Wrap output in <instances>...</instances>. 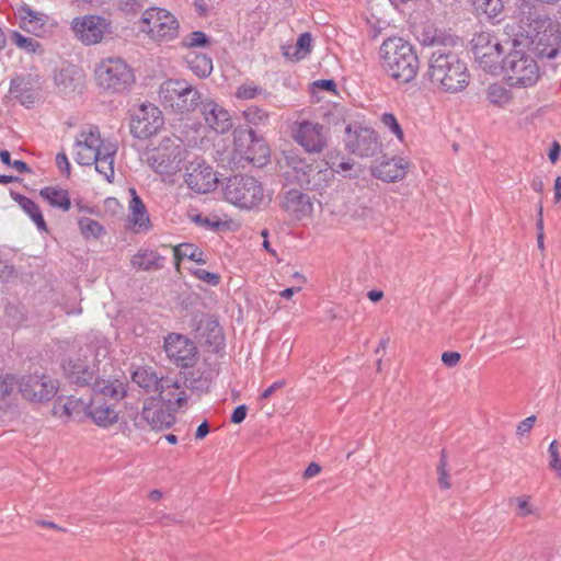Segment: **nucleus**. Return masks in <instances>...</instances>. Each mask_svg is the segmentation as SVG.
Here are the masks:
<instances>
[{"label": "nucleus", "mask_w": 561, "mask_h": 561, "mask_svg": "<svg viewBox=\"0 0 561 561\" xmlns=\"http://www.w3.org/2000/svg\"><path fill=\"white\" fill-rule=\"evenodd\" d=\"M430 87L440 94H458L470 84L471 75L467 62L450 49L434 50L424 73Z\"/></svg>", "instance_id": "obj_1"}, {"label": "nucleus", "mask_w": 561, "mask_h": 561, "mask_svg": "<svg viewBox=\"0 0 561 561\" xmlns=\"http://www.w3.org/2000/svg\"><path fill=\"white\" fill-rule=\"evenodd\" d=\"M382 73L400 85L412 83L420 71V58L415 47L401 36L385 38L377 51Z\"/></svg>", "instance_id": "obj_2"}, {"label": "nucleus", "mask_w": 561, "mask_h": 561, "mask_svg": "<svg viewBox=\"0 0 561 561\" xmlns=\"http://www.w3.org/2000/svg\"><path fill=\"white\" fill-rule=\"evenodd\" d=\"M116 151V145L102 138L96 126L80 130L73 144L75 161L84 167L94 164L96 172L107 182H112L115 175Z\"/></svg>", "instance_id": "obj_3"}, {"label": "nucleus", "mask_w": 561, "mask_h": 561, "mask_svg": "<svg viewBox=\"0 0 561 561\" xmlns=\"http://www.w3.org/2000/svg\"><path fill=\"white\" fill-rule=\"evenodd\" d=\"M503 76L512 89H528L535 87L541 78V69L527 49L526 38H513L510 50L503 62Z\"/></svg>", "instance_id": "obj_4"}, {"label": "nucleus", "mask_w": 561, "mask_h": 561, "mask_svg": "<svg viewBox=\"0 0 561 561\" xmlns=\"http://www.w3.org/2000/svg\"><path fill=\"white\" fill-rule=\"evenodd\" d=\"M224 199L242 210H260L272 201V193L255 176L236 174L229 176L222 186Z\"/></svg>", "instance_id": "obj_5"}, {"label": "nucleus", "mask_w": 561, "mask_h": 561, "mask_svg": "<svg viewBox=\"0 0 561 561\" xmlns=\"http://www.w3.org/2000/svg\"><path fill=\"white\" fill-rule=\"evenodd\" d=\"M186 149L176 138L165 137L146 152V161L163 182L173 183L186 159Z\"/></svg>", "instance_id": "obj_6"}, {"label": "nucleus", "mask_w": 561, "mask_h": 561, "mask_svg": "<svg viewBox=\"0 0 561 561\" xmlns=\"http://www.w3.org/2000/svg\"><path fill=\"white\" fill-rule=\"evenodd\" d=\"M470 49L473 61L480 70L494 77L501 76L507 53L493 32L474 33L470 41Z\"/></svg>", "instance_id": "obj_7"}, {"label": "nucleus", "mask_w": 561, "mask_h": 561, "mask_svg": "<svg viewBox=\"0 0 561 561\" xmlns=\"http://www.w3.org/2000/svg\"><path fill=\"white\" fill-rule=\"evenodd\" d=\"M231 160L234 163L262 168L271 160V149L265 138L257 135L255 129L234 130Z\"/></svg>", "instance_id": "obj_8"}, {"label": "nucleus", "mask_w": 561, "mask_h": 561, "mask_svg": "<svg viewBox=\"0 0 561 561\" xmlns=\"http://www.w3.org/2000/svg\"><path fill=\"white\" fill-rule=\"evenodd\" d=\"M138 30L151 42L164 44L179 36L180 24L167 9L151 7L142 12L138 21Z\"/></svg>", "instance_id": "obj_9"}, {"label": "nucleus", "mask_w": 561, "mask_h": 561, "mask_svg": "<svg viewBox=\"0 0 561 561\" xmlns=\"http://www.w3.org/2000/svg\"><path fill=\"white\" fill-rule=\"evenodd\" d=\"M533 35L520 33L514 38H526L527 49L542 59H556L561 54V24L551 19L536 22Z\"/></svg>", "instance_id": "obj_10"}, {"label": "nucleus", "mask_w": 561, "mask_h": 561, "mask_svg": "<svg viewBox=\"0 0 561 561\" xmlns=\"http://www.w3.org/2000/svg\"><path fill=\"white\" fill-rule=\"evenodd\" d=\"M96 85L107 92L127 90L135 81L133 69L121 57L103 58L94 68Z\"/></svg>", "instance_id": "obj_11"}, {"label": "nucleus", "mask_w": 561, "mask_h": 561, "mask_svg": "<svg viewBox=\"0 0 561 561\" xmlns=\"http://www.w3.org/2000/svg\"><path fill=\"white\" fill-rule=\"evenodd\" d=\"M159 96L165 104L180 113L195 110L201 103V93L185 80L169 79L159 89Z\"/></svg>", "instance_id": "obj_12"}, {"label": "nucleus", "mask_w": 561, "mask_h": 561, "mask_svg": "<svg viewBox=\"0 0 561 561\" xmlns=\"http://www.w3.org/2000/svg\"><path fill=\"white\" fill-rule=\"evenodd\" d=\"M293 140L309 154L321 153L328 146L329 135L325 127L313 121L298 119L290 124Z\"/></svg>", "instance_id": "obj_13"}, {"label": "nucleus", "mask_w": 561, "mask_h": 561, "mask_svg": "<svg viewBox=\"0 0 561 561\" xmlns=\"http://www.w3.org/2000/svg\"><path fill=\"white\" fill-rule=\"evenodd\" d=\"M167 358L179 368H192L198 360L195 343L186 335L171 332L163 339Z\"/></svg>", "instance_id": "obj_14"}, {"label": "nucleus", "mask_w": 561, "mask_h": 561, "mask_svg": "<svg viewBox=\"0 0 561 561\" xmlns=\"http://www.w3.org/2000/svg\"><path fill=\"white\" fill-rule=\"evenodd\" d=\"M130 133L135 138L148 139L164 126L161 110L152 103H142L130 118Z\"/></svg>", "instance_id": "obj_15"}, {"label": "nucleus", "mask_w": 561, "mask_h": 561, "mask_svg": "<svg viewBox=\"0 0 561 561\" xmlns=\"http://www.w3.org/2000/svg\"><path fill=\"white\" fill-rule=\"evenodd\" d=\"M106 346L104 345H90L84 352L87 363H82L79 358L73 360L68 358L62 363V369L69 380L77 385H85L93 377V368L99 362L100 355H106Z\"/></svg>", "instance_id": "obj_16"}, {"label": "nucleus", "mask_w": 561, "mask_h": 561, "mask_svg": "<svg viewBox=\"0 0 561 561\" xmlns=\"http://www.w3.org/2000/svg\"><path fill=\"white\" fill-rule=\"evenodd\" d=\"M71 30L76 37L84 45L99 44L105 34L111 31V23L99 15L88 14L75 18Z\"/></svg>", "instance_id": "obj_17"}, {"label": "nucleus", "mask_w": 561, "mask_h": 561, "mask_svg": "<svg viewBox=\"0 0 561 561\" xmlns=\"http://www.w3.org/2000/svg\"><path fill=\"white\" fill-rule=\"evenodd\" d=\"M22 396L34 402H46L53 399L58 391V383L46 375H28L19 382Z\"/></svg>", "instance_id": "obj_18"}, {"label": "nucleus", "mask_w": 561, "mask_h": 561, "mask_svg": "<svg viewBox=\"0 0 561 561\" xmlns=\"http://www.w3.org/2000/svg\"><path fill=\"white\" fill-rule=\"evenodd\" d=\"M184 182L191 191L206 194L216 188L218 178L205 161L195 160L185 168Z\"/></svg>", "instance_id": "obj_19"}, {"label": "nucleus", "mask_w": 561, "mask_h": 561, "mask_svg": "<svg viewBox=\"0 0 561 561\" xmlns=\"http://www.w3.org/2000/svg\"><path fill=\"white\" fill-rule=\"evenodd\" d=\"M412 168L408 157L393 156L382 158L370 168L371 175L385 183H399L405 180Z\"/></svg>", "instance_id": "obj_20"}, {"label": "nucleus", "mask_w": 561, "mask_h": 561, "mask_svg": "<svg viewBox=\"0 0 561 561\" xmlns=\"http://www.w3.org/2000/svg\"><path fill=\"white\" fill-rule=\"evenodd\" d=\"M346 131L350 135L346 147L352 153L362 158H369L381 151L382 145L374 128L357 127L352 131L351 127H347Z\"/></svg>", "instance_id": "obj_21"}, {"label": "nucleus", "mask_w": 561, "mask_h": 561, "mask_svg": "<svg viewBox=\"0 0 561 561\" xmlns=\"http://www.w3.org/2000/svg\"><path fill=\"white\" fill-rule=\"evenodd\" d=\"M129 195L126 229L136 234L148 233L152 229V224L147 207L134 187L129 188Z\"/></svg>", "instance_id": "obj_22"}, {"label": "nucleus", "mask_w": 561, "mask_h": 561, "mask_svg": "<svg viewBox=\"0 0 561 561\" xmlns=\"http://www.w3.org/2000/svg\"><path fill=\"white\" fill-rule=\"evenodd\" d=\"M41 78L35 75H18L10 82V93L25 107H31L38 99Z\"/></svg>", "instance_id": "obj_23"}, {"label": "nucleus", "mask_w": 561, "mask_h": 561, "mask_svg": "<svg viewBox=\"0 0 561 561\" xmlns=\"http://www.w3.org/2000/svg\"><path fill=\"white\" fill-rule=\"evenodd\" d=\"M201 113L206 125L216 133L225 134L232 127L229 112L216 101H201Z\"/></svg>", "instance_id": "obj_24"}, {"label": "nucleus", "mask_w": 561, "mask_h": 561, "mask_svg": "<svg viewBox=\"0 0 561 561\" xmlns=\"http://www.w3.org/2000/svg\"><path fill=\"white\" fill-rule=\"evenodd\" d=\"M141 416L153 431L170 428L175 422L174 414L164 409L161 402L153 398L145 402Z\"/></svg>", "instance_id": "obj_25"}, {"label": "nucleus", "mask_w": 561, "mask_h": 561, "mask_svg": "<svg viewBox=\"0 0 561 561\" xmlns=\"http://www.w3.org/2000/svg\"><path fill=\"white\" fill-rule=\"evenodd\" d=\"M15 16L19 26L35 36H43L47 32L48 16L44 13L33 10L27 4H21L15 10Z\"/></svg>", "instance_id": "obj_26"}, {"label": "nucleus", "mask_w": 561, "mask_h": 561, "mask_svg": "<svg viewBox=\"0 0 561 561\" xmlns=\"http://www.w3.org/2000/svg\"><path fill=\"white\" fill-rule=\"evenodd\" d=\"M85 412L91 421L101 428H110L119 420L118 411L96 398L91 399L85 405Z\"/></svg>", "instance_id": "obj_27"}, {"label": "nucleus", "mask_w": 561, "mask_h": 561, "mask_svg": "<svg viewBox=\"0 0 561 561\" xmlns=\"http://www.w3.org/2000/svg\"><path fill=\"white\" fill-rule=\"evenodd\" d=\"M282 206L287 213L299 220L311 217L313 211V204L310 197L298 190L288 191L283 197Z\"/></svg>", "instance_id": "obj_28"}, {"label": "nucleus", "mask_w": 561, "mask_h": 561, "mask_svg": "<svg viewBox=\"0 0 561 561\" xmlns=\"http://www.w3.org/2000/svg\"><path fill=\"white\" fill-rule=\"evenodd\" d=\"M157 392L160 400L168 405L175 403L182 407L186 402L185 390L179 379L163 377Z\"/></svg>", "instance_id": "obj_29"}, {"label": "nucleus", "mask_w": 561, "mask_h": 561, "mask_svg": "<svg viewBox=\"0 0 561 561\" xmlns=\"http://www.w3.org/2000/svg\"><path fill=\"white\" fill-rule=\"evenodd\" d=\"M164 256L152 249L141 248L130 259V265L136 271H157L163 267Z\"/></svg>", "instance_id": "obj_30"}, {"label": "nucleus", "mask_w": 561, "mask_h": 561, "mask_svg": "<svg viewBox=\"0 0 561 561\" xmlns=\"http://www.w3.org/2000/svg\"><path fill=\"white\" fill-rule=\"evenodd\" d=\"M127 381L123 379L99 378L93 383V391L96 394L121 401L127 396Z\"/></svg>", "instance_id": "obj_31"}, {"label": "nucleus", "mask_w": 561, "mask_h": 561, "mask_svg": "<svg viewBox=\"0 0 561 561\" xmlns=\"http://www.w3.org/2000/svg\"><path fill=\"white\" fill-rule=\"evenodd\" d=\"M312 36L309 32L299 35L296 43L282 46L283 56L289 61H299L310 55L312 50Z\"/></svg>", "instance_id": "obj_32"}, {"label": "nucleus", "mask_w": 561, "mask_h": 561, "mask_svg": "<svg viewBox=\"0 0 561 561\" xmlns=\"http://www.w3.org/2000/svg\"><path fill=\"white\" fill-rule=\"evenodd\" d=\"M199 335L215 352H218L225 345L222 328L216 320H206L202 322L199 325Z\"/></svg>", "instance_id": "obj_33"}, {"label": "nucleus", "mask_w": 561, "mask_h": 561, "mask_svg": "<svg viewBox=\"0 0 561 561\" xmlns=\"http://www.w3.org/2000/svg\"><path fill=\"white\" fill-rule=\"evenodd\" d=\"M85 405L81 399L72 396L62 397L55 401L51 412L55 417L67 422L78 414L81 409H85Z\"/></svg>", "instance_id": "obj_34"}, {"label": "nucleus", "mask_w": 561, "mask_h": 561, "mask_svg": "<svg viewBox=\"0 0 561 561\" xmlns=\"http://www.w3.org/2000/svg\"><path fill=\"white\" fill-rule=\"evenodd\" d=\"M39 196L53 208L64 213L71 207L69 192L59 186H45L39 190Z\"/></svg>", "instance_id": "obj_35"}, {"label": "nucleus", "mask_w": 561, "mask_h": 561, "mask_svg": "<svg viewBox=\"0 0 561 561\" xmlns=\"http://www.w3.org/2000/svg\"><path fill=\"white\" fill-rule=\"evenodd\" d=\"M416 38L422 46L455 45L456 39L439 32L432 25H424L417 30Z\"/></svg>", "instance_id": "obj_36"}, {"label": "nucleus", "mask_w": 561, "mask_h": 561, "mask_svg": "<svg viewBox=\"0 0 561 561\" xmlns=\"http://www.w3.org/2000/svg\"><path fill=\"white\" fill-rule=\"evenodd\" d=\"M14 201L18 203L20 208L30 217V219L35 224L37 230L39 232H47L48 228L43 217L42 210L39 206L27 196L22 194H16Z\"/></svg>", "instance_id": "obj_37"}, {"label": "nucleus", "mask_w": 561, "mask_h": 561, "mask_svg": "<svg viewBox=\"0 0 561 561\" xmlns=\"http://www.w3.org/2000/svg\"><path fill=\"white\" fill-rule=\"evenodd\" d=\"M162 378L148 366L138 367L131 375L133 381L148 392H157Z\"/></svg>", "instance_id": "obj_38"}, {"label": "nucleus", "mask_w": 561, "mask_h": 561, "mask_svg": "<svg viewBox=\"0 0 561 561\" xmlns=\"http://www.w3.org/2000/svg\"><path fill=\"white\" fill-rule=\"evenodd\" d=\"M185 60L190 70L201 79L208 78L213 72V60L205 54L190 53Z\"/></svg>", "instance_id": "obj_39"}, {"label": "nucleus", "mask_w": 561, "mask_h": 561, "mask_svg": "<svg viewBox=\"0 0 561 561\" xmlns=\"http://www.w3.org/2000/svg\"><path fill=\"white\" fill-rule=\"evenodd\" d=\"M190 219L197 226L204 227L211 231L229 228L232 222V220L226 214H214L211 217H205L202 214H190Z\"/></svg>", "instance_id": "obj_40"}, {"label": "nucleus", "mask_w": 561, "mask_h": 561, "mask_svg": "<svg viewBox=\"0 0 561 561\" xmlns=\"http://www.w3.org/2000/svg\"><path fill=\"white\" fill-rule=\"evenodd\" d=\"M486 100L494 106L504 107L513 99L510 87L500 82L491 83L485 90Z\"/></svg>", "instance_id": "obj_41"}, {"label": "nucleus", "mask_w": 561, "mask_h": 561, "mask_svg": "<svg viewBox=\"0 0 561 561\" xmlns=\"http://www.w3.org/2000/svg\"><path fill=\"white\" fill-rule=\"evenodd\" d=\"M243 119L251 126L250 128L265 127L270 124L271 114L266 110L256 105H251L242 111Z\"/></svg>", "instance_id": "obj_42"}, {"label": "nucleus", "mask_w": 561, "mask_h": 561, "mask_svg": "<svg viewBox=\"0 0 561 561\" xmlns=\"http://www.w3.org/2000/svg\"><path fill=\"white\" fill-rule=\"evenodd\" d=\"M77 224L82 238L85 240H96L106 233L104 226L92 218L80 217Z\"/></svg>", "instance_id": "obj_43"}, {"label": "nucleus", "mask_w": 561, "mask_h": 561, "mask_svg": "<svg viewBox=\"0 0 561 561\" xmlns=\"http://www.w3.org/2000/svg\"><path fill=\"white\" fill-rule=\"evenodd\" d=\"M473 7L474 11L483 14L489 19L499 18L503 10L504 4L502 0H468Z\"/></svg>", "instance_id": "obj_44"}, {"label": "nucleus", "mask_w": 561, "mask_h": 561, "mask_svg": "<svg viewBox=\"0 0 561 561\" xmlns=\"http://www.w3.org/2000/svg\"><path fill=\"white\" fill-rule=\"evenodd\" d=\"M174 256L176 261L187 259L198 264H205L207 262L205 253L192 243H182L176 245L174 248Z\"/></svg>", "instance_id": "obj_45"}, {"label": "nucleus", "mask_w": 561, "mask_h": 561, "mask_svg": "<svg viewBox=\"0 0 561 561\" xmlns=\"http://www.w3.org/2000/svg\"><path fill=\"white\" fill-rule=\"evenodd\" d=\"M379 122L381 126L391 134L399 144L405 142V135L396 115L391 112L380 114Z\"/></svg>", "instance_id": "obj_46"}, {"label": "nucleus", "mask_w": 561, "mask_h": 561, "mask_svg": "<svg viewBox=\"0 0 561 561\" xmlns=\"http://www.w3.org/2000/svg\"><path fill=\"white\" fill-rule=\"evenodd\" d=\"M10 37L13 44L30 54H39L43 51L42 45L32 37L21 34L19 31H12Z\"/></svg>", "instance_id": "obj_47"}, {"label": "nucleus", "mask_w": 561, "mask_h": 561, "mask_svg": "<svg viewBox=\"0 0 561 561\" xmlns=\"http://www.w3.org/2000/svg\"><path fill=\"white\" fill-rule=\"evenodd\" d=\"M516 515L519 518H527L529 516H537L538 508L533 502V497L528 494H523L515 497Z\"/></svg>", "instance_id": "obj_48"}, {"label": "nucleus", "mask_w": 561, "mask_h": 561, "mask_svg": "<svg viewBox=\"0 0 561 561\" xmlns=\"http://www.w3.org/2000/svg\"><path fill=\"white\" fill-rule=\"evenodd\" d=\"M283 167L293 169L296 176L299 174L306 175L309 170V164L306 159L294 152H289L284 156Z\"/></svg>", "instance_id": "obj_49"}, {"label": "nucleus", "mask_w": 561, "mask_h": 561, "mask_svg": "<svg viewBox=\"0 0 561 561\" xmlns=\"http://www.w3.org/2000/svg\"><path fill=\"white\" fill-rule=\"evenodd\" d=\"M548 455H549V467L557 474V477L561 478V455L559 451V444L556 439H553L548 446Z\"/></svg>", "instance_id": "obj_50"}, {"label": "nucleus", "mask_w": 561, "mask_h": 561, "mask_svg": "<svg viewBox=\"0 0 561 561\" xmlns=\"http://www.w3.org/2000/svg\"><path fill=\"white\" fill-rule=\"evenodd\" d=\"M438 485L442 490H449L451 488L450 476L448 471L447 458L443 455L439 459L437 467Z\"/></svg>", "instance_id": "obj_51"}, {"label": "nucleus", "mask_w": 561, "mask_h": 561, "mask_svg": "<svg viewBox=\"0 0 561 561\" xmlns=\"http://www.w3.org/2000/svg\"><path fill=\"white\" fill-rule=\"evenodd\" d=\"M208 37L204 32L195 31L183 39V46L186 48H195L207 45Z\"/></svg>", "instance_id": "obj_52"}, {"label": "nucleus", "mask_w": 561, "mask_h": 561, "mask_svg": "<svg viewBox=\"0 0 561 561\" xmlns=\"http://www.w3.org/2000/svg\"><path fill=\"white\" fill-rule=\"evenodd\" d=\"M261 93V89L254 84H242L237 88L236 98L239 100H252Z\"/></svg>", "instance_id": "obj_53"}, {"label": "nucleus", "mask_w": 561, "mask_h": 561, "mask_svg": "<svg viewBox=\"0 0 561 561\" xmlns=\"http://www.w3.org/2000/svg\"><path fill=\"white\" fill-rule=\"evenodd\" d=\"M192 274L197 279L211 286H217L220 283V276L217 273L208 272L203 268H195L192 271Z\"/></svg>", "instance_id": "obj_54"}, {"label": "nucleus", "mask_w": 561, "mask_h": 561, "mask_svg": "<svg viewBox=\"0 0 561 561\" xmlns=\"http://www.w3.org/2000/svg\"><path fill=\"white\" fill-rule=\"evenodd\" d=\"M536 420H537L536 415H530V416L524 419L523 421H520L516 426V431H515L516 436L518 438L528 436L535 426Z\"/></svg>", "instance_id": "obj_55"}, {"label": "nucleus", "mask_w": 561, "mask_h": 561, "mask_svg": "<svg viewBox=\"0 0 561 561\" xmlns=\"http://www.w3.org/2000/svg\"><path fill=\"white\" fill-rule=\"evenodd\" d=\"M13 376L0 374V400L4 399L13 387Z\"/></svg>", "instance_id": "obj_56"}, {"label": "nucleus", "mask_w": 561, "mask_h": 561, "mask_svg": "<svg viewBox=\"0 0 561 561\" xmlns=\"http://www.w3.org/2000/svg\"><path fill=\"white\" fill-rule=\"evenodd\" d=\"M440 358L445 366L453 368L459 364L461 355L456 351H447L442 354Z\"/></svg>", "instance_id": "obj_57"}, {"label": "nucleus", "mask_w": 561, "mask_h": 561, "mask_svg": "<svg viewBox=\"0 0 561 561\" xmlns=\"http://www.w3.org/2000/svg\"><path fill=\"white\" fill-rule=\"evenodd\" d=\"M56 165L57 168L64 172L67 176L70 175V163L65 152H59L56 156Z\"/></svg>", "instance_id": "obj_58"}, {"label": "nucleus", "mask_w": 561, "mask_h": 561, "mask_svg": "<svg viewBox=\"0 0 561 561\" xmlns=\"http://www.w3.org/2000/svg\"><path fill=\"white\" fill-rule=\"evenodd\" d=\"M321 471H322V467L318 462L312 461L306 467V469L302 473V478L305 480L312 479V478L317 477Z\"/></svg>", "instance_id": "obj_59"}, {"label": "nucleus", "mask_w": 561, "mask_h": 561, "mask_svg": "<svg viewBox=\"0 0 561 561\" xmlns=\"http://www.w3.org/2000/svg\"><path fill=\"white\" fill-rule=\"evenodd\" d=\"M247 405L245 404H240L238 405L233 411H232V414H231V422L233 424H240L241 422L244 421V419L247 417Z\"/></svg>", "instance_id": "obj_60"}, {"label": "nucleus", "mask_w": 561, "mask_h": 561, "mask_svg": "<svg viewBox=\"0 0 561 561\" xmlns=\"http://www.w3.org/2000/svg\"><path fill=\"white\" fill-rule=\"evenodd\" d=\"M286 386V381L284 379L274 381L271 386H268L260 396L261 399H268L276 390L282 389Z\"/></svg>", "instance_id": "obj_61"}, {"label": "nucleus", "mask_w": 561, "mask_h": 561, "mask_svg": "<svg viewBox=\"0 0 561 561\" xmlns=\"http://www.w3.org/2000/svg\"><path fill=\"white\" fill-rule=\"evenodd\" d=\"M302 290V286L288 287L279 291V297L290 300L293 296Z\"/></svg>", "instance_id": "obj_62"}, {"label": "nucleus", "mask_w": 561, "mask_h": 561, "mask_svg": "<svg viewBox=\"0 0 561 561\" xmlns=\"http://www.w3.org/2000/svg\"><path fill=\"white\" fill-rule=\"evenodd\" d=\"M560 153H561V147L560 145L554 141L550 149H549V153H548V157H549V160L552 162V163H556L557 160L559 159L560 157Z\"/></svg>", "instance_id": "obj_63"}, {"label": "nucleus", "mask_w": 561, "mask_h": 561, "mask_svg": "<svg viewBox=\"0 0 561 561\" xmlns=\"http://www.w3.org/2000/svg\"><path fill=\"white\" fill-rule=\"evenodd\" d=\"M75 206L78 209V211H80V213L90 214V215L99 214V211L94 207L85 205L82 201H77L75 203Z\"/></svg>", "instance_id": "obj_64"}]
</instances>
